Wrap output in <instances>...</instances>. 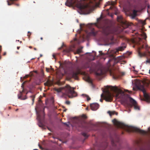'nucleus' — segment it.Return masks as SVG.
<instances>
[{
	"label": "nucleus",
	"mask_w": 150,
	"mask_h": 150,
	"mask_svg": "<svg viewBox=\"0 0 150 150\" xmlns=\"http://www.w3.org/2000/svg\"><path fill=\"white\" fill-rule=\"evenodd\" d=\"M65 4L69 6H75L80 10H82L90 8L92 6H98L99 4V2L97 0H93L90 1V4H86L83 2L78 0H67Z\"/></svg>",
	"instance_id": "f257e3e1"
},
{
	"label": "nucleus",
	"mask_w": 150,
	"mask_h": 150,
	"mask_svg": "<svg viewBox=\"0 0 150 150\" xmlns=\"http://www.w3.org/2000/svg\"><path fill=\"white\" fill-rule=\"evenodd\" d=\"M74 88L67 85L64 87L55 88L54 90L57 92L61 93V97L66 98L67 96L69 98H72L77 96V93L74 91Z\"/></svg>",
	"instance_id": "f03ea898"
},
{
	"label": "nucleus",
	"mask_w": 150,
	"mask_h": 150,
	"mask_svg": "<svg viewBox=\"0 0 150 150\" xmlns=\"http://www.w3.org/2000/svg\"><path fill=\"white\" fill-rule=\"evenodd\" d=\"M136 86L138 89L142 91L143 93L144 98H142L141 100L149 103L150 102V95L146 93L143 83L139 81L137 83Z\"/></svg>",
	"instance_id": "7ed1b4c3"
},
{
	"label": "nucleus",
	"mask_w": 150,
	"mask_h": 150,
	"mask_svg": "<svg viewBox=\"0 0 150 150\" xmlns=\"http://www.w3.org/2000/svg\"><path fill=\"white\" fill-rule=\"evenodd\" d=\"M129 99L130 103L125 100H122L121 101V104L128 108H131L133 107L135 110H139L140 108L136 101L131 97H129Z\"/></svg>",
	"instance_id": "20e7f679"
},
{
	"label": "nucleus",
	"mask_w": 150,
	"mask_h": 150,
	"mask_svg": "<svg viewBox=\"0 0 150 150\" xmlns=\"http://www.w3.org/2000/svg\"><path fill=\"white\" fill-rule=\"evenodd\" d=\"M105 34L107 35H111V37L110 38V40L111 41L110 44H115L117 43V41L115 40L113 37V35L117 34V33L116 30L114 28H110L109 26H107L105 30Z\"/></svg>",
	"instance_id": "39448f33"
},
{
	"label": "nucleus",
	"mask_w": 150,
	"mask_h": 150,
	"mask_svg": "<svg viewBox=\"0 0 150 150\" xmlns=\"http://www.w3.org/2000/svg\"><path fill=\"white\" fill-rule=\"evenodd\" d=\"M108 88H110L116 94V97L119 98H123L124 96V93L121 90L119 89L117 86H109Z\"/></svg>",
	"instance_id": "423d86ee"
},
{
	"label": "nucleus",
	"mask_w": 150,
	"mask_h": 150,
	"mask_svg": "<svg viewBox=\"0 0 150 150\" xmlns=\"http://www.w3.org/2000/svg\"><path fill=\"white\" fill-rule=\"evenodd\" d=\"M123 127L126 128L125 129L128 132H137L139 133L142 134H147V132L141 130L136 127H133L131 128L128 126H126L125 125H122Z\"/></svg>",
	"instance_id": "0eeeda50"
},
{
	"label": "nucleus",
	"mask_w": 150,
	"mask_h": 150,
	"mask_svg": "<svg viewBox=\"0 0 150 150\" xmlns=\"http://www.w3.org/2000/svg\"><path fill=\"white\" fill-rule=\"evenodd\" d=\"M113 95L108 90L106 91V93L105 96V100L106 101L111 102L113 99Z\"/></svg>",
	"instance_id": "6e6552de"
},
{
	"label": "nucleus",
	"mask_w": 150,
	"mask_h": 150,
	"mask_svg": "<svg viewBox=\"0 0 150 150\" xmlns=\"http://www.w3.org/2000/svg\"><path fill=\"white\" fill-rule=\"evenodd\" d=\"M80 73L79 71H73L69 74L70 78H73L75 79L78 80V75Z\"/></svg>",
	"instance_id": "1a4fd4ad"
},
{
	"label": "nucleus",
	"mask_w": 150,
	"mask_h": 150,
	"mask_svg": "<svg viewBox=\"0 0 150 150\" xmlns=\"http://www.w3.org/2000/svg\"><path fill=\"white\" fill-rule=\"evenodd\" d=\"M92 65V63L90 62H87L85 63L83 66V67L85 68H89V70L90 72H93L94 70L91 67Z\"/></svg>",
	"instance_id": "9d476101"
},
{
	"label": "nucleus",
	"mask_w": 150,
	"mask_h": 150,
	"mask_svg": "<svg viewBox=\"0 0 150 150\" xmlns=\"http://www.w3.org/2000/svg\"><path fill=\"white\" fill-rule=\"evenodd\" d=\"M91 109L93 110H96L99 108V105L97 103H93L90 105Z\"/></svg>",
	"instance_id": "9b49d317"
},
{
	"label": "nucleus",
	"mask_w": 150,
	"mask_h": 150,
	"mask_svg": "<svg viewBox=\"0 0 150 150\" xmlns=\"http://www.w3.org/2000/svg\"><path fill=\"white\" fill-rule=\"evenodd\" d=\"M137 11L136 10H133L132 13L130 14V16L132 19L135 18V17L137 16Z\"/></svg>",
	"instance_id": "f8f14e48"
},
{
	"label": "nucleus",
	"mask_w": 150,
	"mask_h": 150,
	"mask_svg": "<svg viewBox=\"0 0 150 150\" xmlns=\"http://www.w3.org/2000/svg\"><path fill=\"white\" fill-rule=\"evenodd\" d=\"M24 92H22V91H20L19 93L18 94V98L21 100H25L27 98V96L26 95H25V96L24 98H22V96L23 95V93Z\"/></svg>",
	"instance_id": "ddd939ff"
},
{
	"label": "nucleus",
	"mask_w": 150,
	"mask_h": 150,
	"mask_svg": "<svg viewBox=\"0 0 150 150\" xmlns=\"http://www.w3.org/2000/svg\"><path fill=\"white\" fill-rule=\"evenodd\" d=\"M111 75L112 76V78L114 79H118L120 77L119 75L117 73H112L111 71L110 72Z\"/></svg>",
	"instance_id": "4468645a"
},
{
	"label": "nucleus",
	"mask_w": 150,
	"mask_h": 150,
	"mask_svg": "<svg viewBox=\"0 0 150 150\" xmlns=\"http://www.w3.org/2000/svg\"><path fill=\"white\" fill-rule=\"evenodd\" d=\"M115 4V1H108L107 2L106 4L105 5V6L106 7L108 5H112L113 6Z\"/></svg>",
	"instance_id": "2eb2a0df"
},
{
	"label": "nucleus",
	"mask_w": 150,
	"mask_h": 150,
	"mask_svg": "<svg viewBox=\"0 0 150 150\" xmlns=\"http://www.w3.org/2000/svg\"><path fill=\"white\" fill-rule=\"evenodd\" d=\"M84 122H79L78 123L76 124V126L82 128L84 127Z\"/></svg>",
	"instance_id": "dca6fc26"
},
{
	"label": "nucleus",
	"mask_w": 150,
	"mask_h": 150,
	"mask_svg": "<svg viewBox=\"0 0 150 150\" xmlns=\"http://www.w3.org/2000/svg\"><path fill=\"white\" fill-rule=\"evenodd\" d=\"M126 45L125 43H123V45L120 47L118 48V50L119 51H122V50H124V49L126 48Z\"/></svg>",
	"instance_id": "f3484780"
},
{
	"label": "nucleus",
	"mask_w": 150,
	"mask_h": 150,
	"mask_svg": "<svg viewBox=\"0 0 150 150\" xmlns=\"http://www.w3.org/2000/svg\"><path fill=\"white\" fill-rule=\"evenodd\" d=\"M83 48V47H81L79 49H78L76 51V52L75 53V54H79V53H81L82 52V48Z\"/></svg>",
	"instance_id": "a211bd4d"
},
{
	"label": "nucleus",
	"mask_w": 150,
	"mask_h": 150,
	"mask_svg": "<svg viewBox=\"0 0 150 150\" xmlns=\"http://www.w3.org/2000/svg\"><path fill=\"white\" fill-rule=\"evenodd\" d=\"M82 95L84 97L86 98L88 101L91 100L90 98L88 95L85 94H83Z\"/></svg>",
	"instance_id": "6ab92c4d"
},
{
	"label": "nucleus",
	"mask_w": 150,
	"mask_h": 150,
	"mask_svg": "<svg viewBox=\"0 0 150 150\" xmlns=\"http://www.w3.org/2000/svg\"><path fill=\"white\" fill-rule=\"evenodd\" d=\"M44 85L45 86H50L51 85V84L50 82L49 81L47 80L46 82L44 83Z\"/></svg>",
	"instance_id": "aec40b11"
},
{
	"label": "nucleus",
	"mask_w": 150,
	"mask_h": 150,
	"mask_svg": "<svg viewBox=\"0 0 150 150\" xmlns=\"http://www.w3.org/2000/svg\"><path fill=\"white\" fill-rule=\"evenodd\" d=\"M96 34V33L93 30H92L89 33V35H92L93 36H95Z\"/></svg>",
	"instance_id": "412c9836"
},
{
	"label": "nucleus",
	"mask_w": 150,
	"mask_h": 150,
	"mask_svg": "<svg viewBox=\"0 0 150 150\" xmlns=\"http://www.w3.org/2000/svg\"><path fill=\"white\" fill-rule=\"evenodd\" d=\"M30 98H31L32 99V100L33 101V103H32V104L33 105V103L34 102V99L35 98V95H33L32 96H30Z\"/></svg>",
	"instance_id": "4be33fe9"
},
{
	"label": "nucleus",
	"mask_w": 150,
	"mask_h": 150,
	"mask_svg": "<svg viewBox=\"0 0 150 150\" xmlns=\"http://www.w3.org/2000/svg\"><path fill=\"white\" fill-rule=\"evenodd\" d=\"M112 122L115 125H118V122L117 121V120L114 119L112 120Z\"/></svg>",
	"instance_id": "5701e85b"
},
{
	"label": "nucleus",
	"mask_w": 150,
	"mask_h": 150,
	"mask_svg": "<svg viewBox=\"0 0 150 150\" xmlns=\"http://www.w3.org/2000/svg\"><path fill=\"white\" fill-rule=\"evenodd\" d=\"M138 53L139 55L141 57L145 56V54L142 53L140 52H139Z\"/></svg>",
	"instance_id": "b1692460"
},
{
	"label": "nucleus",
	"mask_w": 150,
	"mask_h": 150,
	"mask_svg": "<svg viewBox=\"0 0 150 150\" xmlns=\"http://www.w3.org/2000/svg\"><path fill=\"white\" fill-rule=\"evenodd\" d=\"M82 134L83 136L85 137V138H87L88 137V136L87 134L85 132L82 133Z\"/></svg>",
	"instance_id": "393cba45"
},
{
	"label": "nucleus",
	"mask_w": 150,
	"mask_h": 150,
	"mask_svg": "<svg viewBox=\"0 0 150 150\" xmlns=\"http://www.w3.org/2000/svg\"><path fill=\"white\" fill-rule=\"evenodd\" d=\"M37 118L39 121H40L41 120V116L39 113H37Z\"/></svg>",
	"instance_id": "a878e982"
},
{
	"label": "nucleus",
	"mask_w": 150,
	"mask_h": 150,
	"mask_svg": "<svg viewBox=\"0 0 150 150\" xmlns=\"http://www.w3.org/2000/svg\"><path fill=\"white\" fill-rule=\"evenodd\" d=\"M114 112H111L110 111H108V113L109 114V115L110 116H111L112 115H113L114 114Z\"/></svg>",
	"instance_id": "bb28decb"
},
{
	"label": "nucleus",
	"mask_w": 150,
	"mask_h": 150,
	"mask_svg": "<svg viewBox=\"0 0 150 150\" xmlns=\"http://www.w3.org/2000/svg\"><path fill=\"white\" fill-rule=\"evenodd\" d=\"M96 74L98 76H101L103 74V73L102 70H101L100 73L96 72Z\"/></svg>",
	"instance_id": "cd10ccee"
},
{
	"label": "nucleus",
	"mask_w": 150,
	"mask_h": 150,
	"mask_svg": "<svg viewBox=\"0 0 150 150\" xmlns=\"http://www.w3.org/2000/svg\"><path fill=\"white\" fill-rule=\"evenodd\" d=\"M87 80L88 82L90 83L91 84L92 83V81L91 79L89 77H88L87 78Z\"/></svg>",
	"instance_id": "c85d7f7f"
},
{
	"label": "nucleus",
	"mask_w": 150,
	"mask_h": 150,
	"mask_svg": "<svg viewBox=\"0 0 150 150\" xmlns=\"http://www.w3.org/2000/svg\"><path fill=\"white\" fill-rule=\"evenodd\" d=\"M40 75L42 77H44V74L43 70H41L40 73Z\"/></svg>",
	"instance_id": "c756f323"
},
{
	"label": "nucleus",
	"mask_w": 150,
	"mask_h": 150,
	"mask_svg": "<svg viewBox=\"0 0 150 150\" xmlns=\"http://www.w3.org/2000/svg\"><path fill=\"white\" fill-rule=\"evenodd\" d=\"M147 7V12L149 14H150V8H149V6H148Z\"/></svg>",
	"instance_id": "7c9ffc66"
},
{
	"label": "nucleus",
	"mask_w": 150,
	"mask_h": 150,
	"mask_svg": "<svg viewBox=\"0 0 150 150\" xmlns=\"http://www.w3.org/2000/svg\"><path fill=\"white\" fill-rule=\"evenodd\" d=\"M141 23L142 24V25H144L146 24V21H141Z\"/></svg>",
	"instance_id": "2f4dec72"
},
{
	"label": "nucleus",
	"mask_w": 150,
	"mask_h": 150,
	"mask_svg": "<svg viewBox=\"0 0 150 150\" xmlns=\"http://www.w3.org/2000/svg\"><path fill=\"white\" fill-rule=\"evenodd\" d=\"M28 34L27 36L28 37V38H29L30 37V35H31V33L29 31L28 32Z\"/></svg>",
	"instance_id": "473e14b6"
},
{
	"label": "nucleus",
	"mask_w": 150,
	"mask_h": 150,
	"mask_svg": "<svg viewBox=\"0 0 150 150\" xmlns=\"http://www.w3.org/2000/svg\"><path fill=\"white\" fill-rule=\"evenodd\" d=\"M82 117L84 119H86L87 116L85 115H82Z\"/></svg>",
	"instance_id": "72a5a7b5"
},
{
	"label": "nucleus",
	"mask_w": 150,
	"mask_h": 150,
	"mask_svg": "<svg viewBox=\"0 0 150 150\" xmlns=\"http://www.w3.org/2000/svg\"><path fill=\"white\" fill-rule=\"evenodd\" d=\"M21 87L22 88L23 90H22V92H24V84L23 83L21 85Z\"/></svg>",
	"instance_id": "f704fd0d"
},
{
	"label": "nucleus",
	"mask_w": 150,
	"mask_h": 150,
	"mask_svg": "<svg viewBox=\"0 0 150 150\" xmlns=\"http://www.w3.org/2000/svg\"><path fill=\"white\" fill-rule=\"evenodd\" d=\"M65 103L66 104L68 105H69L70 104V102L69 101H66Z\"/></svg>",
	"instance_id": "c9c22d12"
},
{
	"label": "nucleus",
	"mask_w": 150,
	"mask_h": 150,
	"mask_svg": "<svg viewBox=\"0 0 150 150\" xmlns=\"http://www.w3.org/2000/svg\"><path fill=\"white\" fill-rule=\"evenodd\" d=\"M7 3H8V5H11L12 4H13V3H10L9 2V0H8L7 1Z\"/></svg>",
	"instance_id": "e433bc0d"
},
{
	"label": "nucleus",
	"mask_w": 150,
	"mask_h": 150,
	"mask_svg": "<svg viewBox=\"0 0 150 150\" xmlns=\"http://www.w3.org/2000/svg\"><path fill=\"white\" fill-rule=\"evenodd\" d=\"M117 18L118 19L120 20H121V19H122V17L121 16H118Z\"/></svg>",
	"instance_id": "4c0bfd02"
},
{
	"label": "nucleus",
	"mask_w": 150,
	"mask_h": 150,
	"mask_svg": "<svg viewBox=\"0 0 150 150\" xmlns=\"http://www.w3.org/2000/svg\"><path fill=\"white\" fill-rule=\"evenodd\" d=\"M99 52L100 53V54L101 55H103L104 54L102 53V52L101 51H100Z\"/></svg>",
	"instance_id": "58836bf2"
},
{
	"label": "nucleus",
	"mask_w": 150,
	"mask_h": 150,
	"mask_svg": "<svg viewBox=\"0 0 150 150\" xmlns=\"http://www.w3.org/2000/svg\"><path fill=\"white\" fill-rule=\"evenodd\" d=\"M38 146H39V147L40 149H43V148L41 146H40V144H38Z\"/></svg>",
	"instance_id": "ea45409f"
},
{
	"label": "nucleus",
	"mask_w": 150,
	"mask_h": 150,
	"mask_svg": "<svg viewBox=\"0 0 150 150\" xmlns=\"http://www.w3.org/2000/svg\"><path fill=\"white\" fill-rule=\"evenodd\" d=\"M112 8H113V7H112L111 6L110 7V8L109 9H107V11H109V9H112Z\"/></svg>",
	"instance_id": "a19ab883"
},
{
	"label": "nucleus",
	"mask_w": 150,
	"mask_h": 150,
	"mask_svg": "<svg viewBox=\"0 0 150 150\" xmlns=\"http://www.w3.org/2000/svg\"><path fill=\"white\" fill-rule=\"evenodd\" d=\"M112 144L113 145H115V144H114V141L113 140H112Z\"/></svg>",
	"instance_id": "79ce46f5"
},
{
	"label": "nucleus",
	"mask_w": 150,
	"mask_h": 150,
	"mask_svg": "<svg viewBox=\"0 0 150 150\" xmlns=\"http://www.w3.org/2000/svg\"><path fill=\"white\" fill-rule=\"evenodd\" d=\"M146 63H150V59L149 60H147L146 61Z\"/></svg>",
	"instance_id": "37998d69"
},
{
	"label": "nucleus",
	"mask_w": 150,
	"mask_h": 150,
	"mask_svg": "<svg viewBox=\"0 0 150 150\" xmlns=\"http://www.w3.org/2000/svg\"><path fill=\"white\" fill-rule=\"evenodd\" d=\"M52 56L53 57L54 59H56V57H55V55L54 54H53L52 55Z\"/></svg>",
	"instance_id": "c03bdc74"
},
{
	"label": "nucleus",
	"mask_w": 150,
	"mask_h": 150,
	"mask_svg": "<svg viewBox=\"0 0 150 150\" xmlns=\"http://www.w3.org/2000/svg\"><path fill=\"white\" fill-rule=\"evenodd\" d=\"M15 5L16 6H19V4H15Z\"/></svg>",
	"instance_id": "a18cd8bd"
},
{
	"label": "nucleus",
	"mask_w": 150,
	"mask_h": 150,
	"mask_svg": "<svg viewBox=\"0 0 150 150\" xmlns=\"http://www.w3.org/2000/svg\"><path fill=\"white\" fill-rule=\"evenodd\" d=\"M132 25V24L131 23L130 24H128V26H129L131 25Z\"/></svg>",
	"instance_id": "49530a36"
},
{
	"label": "nucleus",
	"mask_w": 150,
	"mask_h": 150,
	"mask_svg": "<svg viewBox=\"0 0 150 150\" xmlns=\"http://www.w3.org/2000/svg\"><path fill=\"white\" fill-rule=\"evenodd\" d=\"M64 123V125H66L67 126H68V125H67V124L66 123V122H64V123Z\"/></svg>",
	"instance_id": "de8ad7c7"
},
{
	"label": "nucleus",
	"mask_w": 150,
	"mask_h": 150,
	"mask_svg": "<svg viewBox=\"0 0 150 150\" xmlns=\"http://www.w3.org/2000/svg\"><path fill=\"white\" fill-rule=\"evenodd\" d=\"M6 54V52H4V54H3V55H5Z\"/></svg>",
	"instance_id": "09e8293b"
},
{
	"label": "nucleus",
	"mask_w": 150,
	"mask_h": 150,
	"mask_svg": "<svg viewBox=\"0 0 150 150\" xmlns=\"http://www.w3.org/2000/svg\"><path fill=\"white\" fill-rule=\"evenodd\" d=\"M100 101L102 102H103V100L102 99H100Z\"/></svg>",
	"instance_id": "8fccbe9b"
},
{
	"label": "nucleus",
	"mask_w": 150,
	"mask_h": 150,
	"mask_svg": "<svg viewBox=\"0 0 150 150\" xmlns=\"http://www.w3.org/2000/svg\"><path fill=\"white\" fill-rule=\"evenodd\" d=\"M20 48V47H17V49L18 50H19Z\"/></svg>",
	"instance_id": "3c124183"
},
{
	"label": "nucleus",
	"mask_w": 150,
	"mask_h": 150,
	"mask_svg": "<svg viewBox=\"0 0 150 150\" xmlns=\"http://www.w3.org/2000/svg\"><path fill=\"white\" fill-rule=\"evenodd\" d=\"M103 96V93H102V94H101V97H102Z\"/></svg>",
	"instance_id": "603ef678"
},
{
	"label": "nucleus",
	"mask_w": 150,
	"mask_h": 150,
	"mask_svg": "<svg viewBox=\"0 0 150 150\" xmlns=\"http://www.w3.org/2000/svg\"><path fill=\"white\" fill-rule=\"evenodd\" d=\"M119 139L118 138V139H117V142H119Z\"/></svg>",
	"instance_id": "864d4df0"
},
{
	"label": "nucleus",
	"mask_w": 150,
	"mask_h": 150,
	"mask_svg": "<svg viewBox=\"0 0 150 150\" xmlns=\"http://www.w3.org/2000/svg\"><path fill=\"white\" fill-rule=\"evenodd\" d=\"M40 39L41 40H43V38L42 37L40 38Z\"/></svg>",
	"instance_id": "5fc2aeb1"
},
{
	"label": "nucleus",
	"mask_w": 150,
	"mask_h": 150,
	"mask_svg": "<svg viewBox=\"0 0 150 150\" xmlns=\"http://www.w3.org/2000/svg\"><path fill=\"white\" fill-rule=\"evenodd\" d=\"M62 46L61 47L59 48V50H60V49H61L62 48Z\"/></svg>",
	"instance_id": "6e6d98bb"
},
{
	"label": "nucleus",
	"mask_w": 150,
	"mask_h": 150,
	"mask_svg": "<svg viewBox=\"0 0 150 150\" xmlns=\"http://www.w3.org/2000/svg\"><path fill=\"white\" fill-rule=\"evenodd\" d=\"M113 60H114L113 61H114V62H115V58H114V59H113Z\"/></svg>",
	"instance_id": "4d7b16f0"
},
{
	"label": "nucleus",
	"mask_w": 150,
	"mask_h": 150,
	"mask_svg": "<svg viewBox=\"0 0 150 150\" xmlns=\"http://www.w3.org/2000/svg\"><path fill=\"white\" fill-rule=\"evenodd\" d=\"M34 50H37V49H36V48H34Z\"/></svg>",
	"instance_id": "13d9d810"
},
{
	"label": "nucleus",
	"mask_w": 150,
	"mask_h": 150,
	"mask_svg": "<svg viewBox=\"0 0 150 150\" xmlns=\"http://www.w3.org/2000/svg\"><path fill=\"white\" fill-rule=\"evenodd\" d=\"M42 54H40V57H42Z\"/></svg>",
	"instance_id": "bf43d9fd"
},
{
	"label": "nucleus",
	"mask_w": 150,
	"mask_h": 150,
	"mask_svg": "<svg viewBox=\"0 0 150 150\" xmlns=\"http://www.w3.org/2000/svg\"><path fill=\"white\" fill-rule=\"evenodd\" d=\"M29 47L30 48H31L32 47L31 46H30V47Z\"/></svg>",
	"instance_id": "052dcab7"
},
{
	"label": "nucleus",
	"mask_w": 150,
	"mask_h": 150,
	"mask_svg": "<svg viewBox=\"0 0 150 150\" xmlns=\"http://www.w3.org/2000/svg\"><path fill=\"white\" fill-rule=\"evenodd\" d=\"M86 110H88V108H86Z\"/></svg>",
	"instance_id": "680f3d73"
},
{
	"label": "nucleus",
	"mask_w": 150,
	"mask_h": 150,
	"mask_svg": "<svg viewBox=\"0 0 150 150\" xmlns=\"http://www.w3.org/2000/svg\"><path fill=\"white\" fill-rule=\"evenodd\" d=\"M16 52L17 53H19V52Z\"/></svg>",
	"instance_id": "e2e57ef3"
},
{
	"label": "nucleus",
	"mask_w": 150,
	"mask_h": 150,
	"mask_svg": "<svg viewBox=\"0 0 150 150\" xmlns=\"http://www.w3.org/2000/svg\"><path fill=\"white\" fill-rule=\"evenodd\" d=\"M33 150H38L37 149H34Z\"/></svg>",
	"instance_id": "0e129e2a"
},
{
	"label": "nucleus",
	"mask_w": 150,
	"mask_h": 150,
	"mask_svg": "<svg viewBox=\"0 0 150 150\" xmlns=\"http://www.w3.org/2000/svg\"><path fill=\"white\" fill-rule=\"evenodd\" d=\"M20 42L21 43L22 42V41H21Z\"/></svg>",
	"instance_id": "69168bd1"
},
{
	"label": "nucleus",
	"mask_w": 150,
	"mask_h": 150,
	"mask_svg": "<svg viewBox=\"0 0 150 150\" xmlns=\"http://www.w3.org/2000/svg\"><path fill=\"white\" fill-rule=\"evenodd\" d=\"M28 93V92H27L26 93V94H27Z\"/></svg>",
	"instance_id": "338daca9"
},
{
	"label": "nucleus",
	"mask_w": 150,
	"mask_h": 150,
	"mask_svg": "<svg viewBox=\"0 0 150 150\" xmlns=\"http://www.w3.org/2000/svg\"><path fill=\"white\" fill-rule=\"evenodd\" d=\"M122 134H123V132H122Z\"/></svg>",
	"instance_id": "774afa93"
}]
</instances>
